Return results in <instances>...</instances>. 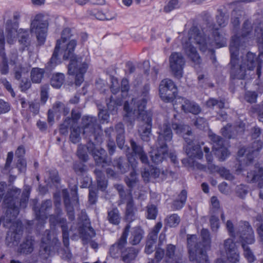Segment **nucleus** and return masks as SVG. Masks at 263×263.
<instances>
[{
	"label": "nucleus",
	"mask_w": 263,
	"mask_h": 263,
	"mask_svg": "<svg viewBox=\"0 0 263 263\" xmlns=\"http://www.w3.org/2000/svg\"><path fill=\"white\" fill-rule=\"evenodd\" d=\"M99 144L90 138L87 143V149L92 154L97 165L101 166L102 167L110 165L111 163V159L108 158L106 151L96 146V145Z\"/></svg>",
	"instance_id": "obj_9"
},
{
	"label": "nucleus",
	"mask_w": 263,
	"mask_h": 263,
	"mask_svg": "<svg viewBox=\"0 0 263 263\" xmlns=\"http://www.w3.org/2000/svg\"><path fill=\"white\" fill-rule=\"evenodd\" d=\"M144 235V232L141 227L134 228L131 232V236L129 239V243L132 245L139 244L143 239Z\"/></svg>",
	"instance_id": "obj_31"
},
{
	"label": "nucleus",
	"mask_w": 263,
	"mask_h": 263,
	"mask_svg": "<svg viewBox=\"0 0 263 263\" xmlns=\"http://www.w3.org/2000/svg\"><path fill=\"white\" fill-rule=\"evenodd\" d=\"M177 95V88L166 90L163 93H160V96L162 100L166 102H172L176 98Z\"/></svg>",
	"instance_id": "obj_46"
},
{
	"label": "nucleus",
	"mask_w": 263,
	"mask_h": 263,
	"mask_svg": "<svg viewBox=\"0 0 263 263\" xmlns=\"http://www.w3.org/2000/svg\"><path fill=\"white\" fill-rule=\"evenodd\" d=\"M83 134L88 137L89 141L92 138L97 143L102 142L101 127L95 117L84 116L82 119Z\"/></svg>",
	"instance_id": "obj_7"
},
{
	"label": "nucleus",
	"mask_w": 263,
	"mask_h": 263,
	"mask_svg": "<svg viewBox=\"0 0 263 263\" xmlns=\"http://www.w3.org/2000/svg\"><path fill=\"white\" fill-rule=\"evenodd\" d=\"M183 149L190 158L201 159L203 157L201 146L196 142L191 145H183Z\"/></svg>",
	"instance_id": "obj_25"
},
{
	"label": "nucleus",
	"mask_w": 263,
	"mask_h": 263,
	"mask_svg": "<svg viewBox=\"0 0 263 263\" xmlns=\"http://www.w3.org/2000/svg\"><path fill=\"white\" fill-rule=\"evenodd\" d=\"M172 127L176 134L182 135L186 143V144H184V145H191L195 143L192 138L190 137V136L192 137V132L189 126L173 122Z\"/></svg>",
	"instance_id": "obj_18"
},
{
	"label": "nucleus",
	"mask_w": 263,
	"mask_h": 263,
	"mask_svg": "<svg viewBox=\"0 0 263 263\" xmlns=\"http://www.w3.org/2000/svg\"><path fill=\"white\" fill-rule=\"evenodd\" d=\"M228 260L231 263H237L239 261V254L238 251L226 254Z\"/></svg>",
	"instance_id": "obj_64"
},
{
	"label": "nucleus",
	"mask_w": 263,
	"mask_h": 263,
	"mask_svg": "<svg viewBox=\"0 0 263 263\" xmlns=\"http://www.w3.org/2000/svg\"><path fill=\"white\" fill-rule=\"evenodd\" d=\"M207 32L208 30H205V28L200 31L196 26H192L189 31L188 41L184 44V49L186 55L195 65H200L202 60L193 44L197 45L201 51L205 52L211 44L209 38L206 37L209 35Z\"/></svg>",
	"instance_id": "obj_2"
},
{
	"label": "nucleus",
	"mask_w": 263,
	"mask_h": 263,
	"mask_svg": "<svg viewBox=\"0 0 263 263\" xmlns=\"http://www.w3.org/2000/svg\"><path fill=\"white\" fill-rule=\"evenodd\" d=\"M112 166L117 169L118 172L124 174L129 171L130 165L129 161L123 157H119L114 159Z\"/></svg>",
	"instance_id": "obj_28"
},
{
	"label": "nucleus",
	"mask_w": 263,
	"mask_h": 263,
	"mask_svg": "<svg viewBox=\"0 0 263 263\" xmlns=\"http://www.w3.org/2000/svg\"><path fill=\"white\" fill-rule=\"evenodd\" d=\"M53 111L58 114V116L63 115L66 116L67 115L70 109L64 103L57 101L53 105L52 107Z\"/></svg>",
	"instance_id": "obj_41"
},
{
	"label": "nucleus",
	"mask_w": 263,
	"mask_h": 263,
	"mask_svg": "<svg viewBox=\"0 0 263 263\" xmlns=\"http://www.w3.org/2000/svg\"><path fill=\"white\" fill-rule=\"evenodd\" d=\"M223 245L226 254L237 250L235 243L231 238H228L225 240Z\"/></svg>",
	"instance_id": "obj_54"
},
{
	"label": "nucleus",
	"mask_w": 263,
	"mask_h": 263,
	"mask_svg": "<svg viewBox=\"0 0 263 263\" xmlns=\"http://www.w3.org/2000/svg\"><path fill=\"white\" fill-rule=\"evenodd\" d=\"M130 229V224H127L124 228L120 238L110 247L109 253L113 258H117L121 254H122V250L127 244V238Z\"/></svg>",
	"instance_id": "obj_16"
},
{
	"label": "nucleus",
	"mask_w": 263,
	"mask_h": 263,
	"mask_svg": "<svg viewBox=\"0 0 263 263\" xmlns=\"http://www.w3.org/2000/svg\"><path fill=\"white\" fill-rule=\"evenodd\" d=\"M232 125L227 124L221 129L222 135L229 139L234 138L236 136V134L234 132H232Z\"/></svg>",
	"instance_id": "obj_60"
},
{
	"label": "nucleus",
	"mask_w": 263,
	"mask_h": 263,
	"mask_svg": "<svg viewBox=\"0 0 263 263\" xmlns=\"http://www.w3.org/2000/svg\"><path fill=\"white\" fill-rule=\"evenodd\" d=\"M124 181L130 191L139 183L138 175L135 170H133L128 175L124 177Z\"/></svg>",
	"instance_id": "obj_33"
},
{
	"label": "nucleus",
	"mask_w": 263,
	"mask_h": 263,
	"mask_svg": "<svg viewBox=\"0 0 263 263\" xmlns=\"http://www.w3.org/2000/svg\"><path fill=\"white\" fill-rule=\"evenodd\" d=\"M77 156L80 159L82 160L84 162H86L88 159V155L86 150L85 145L80 144L78 146L77 149Z\"/></svg>",
	"instance_id": "obj_56"
},
{
	"label": "nucleus",
	"mask_w": 263,
	"mask_h": 263,
	"mask_svg": "<svg viewBox=\"0 0 263 263\" xmlns=\"http://www.w3.org/2000/svg\"><path fill=\"white\" fill-rule=\"evenodd\" d=\"M158 214L157 206L153 204H148L146 206V217L148 219L154 220Z\"/></svg>",
	"instance_id": "obj_50"
},
{
	"label": "nucleus",
	"mask_w": 263,
	"mask_h": 263,
	"mask_svg": "<svg viewBox=\"0 0 263 263\" xmlns=\"http://www.w3.org/2000/svg\"><path fill=\"white\" fill-rule=\"evenodd\" d=\"M207 27L209 32H211L216 44L219 47L225 46L227 44L226 39L220 34L218 29L215 28L213 23L208 22Z\"/></svg>",
	"instance_id": "obj_29"
},
{
	"label": "nucleus",
	"mask_w": 263,
	"mask_h": 263,
	"mask_svg": "<svg viewBox=\"0 0 263 263\" xmlns=\"http://www.w3.org/2000/svg\"><path fill=\"white\" fill-rule=\"evenodd\" d=\"M52 202L51 200L47 199L42 201L40 208L34 206L33 209L37 220H44L47 218V212L52 208Z\"/></svg>",
	"instance_id": "obj_20"
},
{
	"label": "nucleus",
	"mask_w": 263,
	"mask_h": 263,
	"mask_svg": "<svg viewBox=\"0 0 263 263\" xmlns=\"http://www.w3.org/2000/svg\"><path fill=\"white\" fill-rule=\"evenodd\" d=\"M180 254V253L176 252V248L175 246L172 244L167 245L165 252L166 257L170 259H173Z\"/></svg>",
	"instance_id": "obj_53"
},
{
	"label": "nucleus",
	"mask_w": 263,
	"mask_h": 263,
	"mask_svg": "<svg viewBox=\"0 0 263 263\" xmlns=\"http://www.w3.org/2000/svg\"><path fill=\"white\" fill-rule=\"evenodd\" d=\"M139 251L133 247L128 248L122 252V259L125 263H130L137 256Z\"/></svg>",
	"instance_id": "obj_32"
},
{
	"label": "nucleus",
	"mask_w": 263,
	"mask_h": 263,
	"mask_svg": "<svg viewBox=\"0 0 263 263\" xmlns=\"http://www.w3.org/2000/svg\"><path fill=\"white\" fill-rule=\"evenodd\" d=\"M124 110L126 112L124 119L130 124L135 121L136 118L143 122L139 128L138 132L141 139L145 142H148L152 135V118L150 113H143L133 114V109H130L129 104L125 102L124 104Z\"/></svg>",
	"instance_id": "obj_4"
},
{
	"label": "nucleus",
	"mask_w": 263,
	"mask_h": 263,
	"mask_svg": "<svg viewBox=\"0 0 263 263\" xmlns=\"http://www.w3.org/2000/svg\"><path fill=\"white\" fill-rule=\"evenodd\" d=\"M181 109L185 112H191L195 115L199 114L201 111L199 106L197 103L185 98L182 99Z\"/></svg>",
	"instance_id": "obj_30"
},
{
	"label": "nucleus",
	"mask_w": 263,
	"mask_h": 263,
	"mask_svg": "<svg viewBox=\"0 0 263 263\" xmlns=\"http://www.w3.org/2000/svg\"><path fill=\"white\" fill-rule=\"evenodd\" d=\"M74 125L72 123V120L69 118H66L64 121L63 123L60 125L59 131L62 135H66L68 134V128L71 130V126Z\"/></svg>",
	"instance_id": "obj_52"
},
{
	"label": "nucleus",
	"mask_w": 263,
	"mask_h": 263,
	"mask_svg": "<svg viewBox=\"0 0 263 263\" xmlns=\"http://www.w3.org/2000/svg\"><path fill=\"white\" fill-rule=\"evenodd\" d=\"M206 105L208 107L214 108L217 106L219 109L224 107V101L222 99H216L214 98H210L206 102Z\"/></svg>",
	"instance_id": "obj_51"
},
{
	"label": "nucleus",
	"mask_w": 263,
	"mask_h": 263,
	"mask_svg": "<svg viewBox=\"0 0 263 263\" xmlns=\"http://www.w3.org/2000/svg\"><path fill=\"white\" fill-rule=\"evenodd\" d=\"M65 81V76L62 73L53 74L50 80V83L52 87L55 88H60Z\"/></svg>",
	"instance_id": "obj_43"
},
{
	"label": "nucleus",
	"mask_w": 263,
	"mask_h": 263,
	"mask_svg": "<svg viewBox=\"0 0 263 263\" xmlns=\"http://www.w3.org/2000/svg\"><path fill=\"white\" fill-rule=\"evenodd\" d=\"M107 101V106L108 110L112 114L117 113L118 107L122 105V101L121 98H115L113 96H111L109 99V101Z\"/></svg>",
	"instance_id": "obj_40"
},
{
	"label": "nucleus",
	"mask_w": 263,
	"mask_h": 263,
	"mask_svg": "<svg viewBox=\"0 0 263 263\" xmlns=\"http://www.w3.org/2000/svg\"><path fill=\"white\" fill-rule=\"evenodd\" d=\"M5 40L3 36L0 38V71L2 74H6L9 71L8 59L4 52Z\"/></svg>",
	"instance_id": "obj_26"
},
{
	"label": "nucleus",
	"mask_w": 263,
	"mask_h": 263,
	"mask_svg": "<svg viewBox=\"0 0 263 263\" xmlns=\"http://www.w3.org/2000/svg\"><path fill=\"white\" fill-rule=\"evenodd\" d=\"M74 172L78 175H82L87 171L86 165L81 162H75L73 165Z\"/></svg>",
	"instance_id": "obj_59"
},
{
	"label": "nucleus",
	"mask_w": 263,
	"mask_h": 263,
	"mask_svg": "<svg viewBox=\"0 0 263 263\" xmlns=\"http://www.w3.org/2000/svg\"><path fill=\"white\" fill-rule=\"evenodd\" d=\"M48 16L42 14H36L32 21L30 31L35 33L38 41L43 44L45 41L49 25Z\"/></svg>",
	"instance_id": "obj_8"
},
{
	"label": "nucleus",
	"mask_w": 263,
	"mask_h": 263,
	"mask_svg": "<svg viewBox=\"0 0 263 263\" xmlns=\"http://www.w3.org/2000/svg\"><path fill=\"white\" fill-rule=\"evenodd\" d=\"M186 198L187 191L183 190L178 195V198L173 202L172 208L175 210L181 209L185 203Z\"/></svg>",
	"instance_id": "obj_35"
},
{
	"label": "nucleus",
	"mask_w": 263,
	"mask_h": 263,
	"mask_svg": "<svg viewBox=\"0 0 263 263\" xmlns=\"http://www.w3.org/2000/svg\"><path fill=\"white\" fill-rule=\"evenodd\" d=\"M165 223L169 227L175 228L180 222V217L176 214H173L167 216L164 219Z\"/></svg>",
	"instance_id": "obj_47"
},
{
	"label": "nucleus",
	"mask_w": 263,
	"mask_h": 263,
	"mask_svg": "<svg viewBox=\"0 0 263 263\" xmlns=\"http://www.w3.org/2000/svg\"><path fill=\"white\" fill-rule=\"evenodd\" d=\"M168 146L158 145L157 149L150 152V157L153 163L159 164L168 156Z\"/></svg>",
	"instance_id": "obj_21"
},
{
	"label": "nucleus",
	"mask_w": 263,
	"mask_h": 263,
	"mask_svg": "<svg viewBox=\"0 0 263 263\" xmlns=\"http://www.w3.org/2000/svg\"><path fill=\"white\" fill-rule=\"evenodd\" d=\"M53 242H55V245H57L58 247L60 245V242L56 238L53 239L52 241L51 240L50 235L49 233L47 234L46 237H43L42 238V245L40 251L42 254L43 253V251L44 252V254L46 255L45 257H47L49 256Z\"/></svg>",
	"instance_id": "obj_24"
},
{
	"label": "nucleus",
	"mask_w": 263,
	"mask_h": 263,
	"mask_svg": "<svg viewBox=\"0 0 263 263\" xmlns=\"http://www.w3.org/2000/svg\"><path fill=\"white\" fill-rule=\"evenodd\" d=\"M18 23L8 20L6 24V38L8 43L12 44L16 33H18Z\"/></svg>",
	"instance_id": "obj_27"
},
{
	"label": "nucleus",
	"mask_w": 263,
	"mask_h": 263,
	"mask_svg": "<svg viewBox=\"0 0 263 263\" xmlns=\"http://www.w3.org/2000/svg\"><path fill=\"white\" fill-rule=\"evenodd\" d=\"M170 66L174 76L177 79L183 76V69L185 64V59L181 53L173 52L170 57Z\"/></svg>",
	"instance_id": "obj_13"
},
{
	"label": "nucleus",
	"mask_w": 263,
	"mask_h": 263,
	"mask_svg": "<svg viewBox=\"0 0 263 263\" xmlns=\"http://www.w3.org/2000/svg\"><path fill=\"white\" fill-rule=\"evenodd\" d=\"M257 93L255 91H247L245 92L244 98L248 103H254L256 102Z\"/></svg>",
	"instance_id": "obj_61"
},
{
	"label": "nucleus",
	"mask_w": 263,
	"mask_h": 263,
	"mask_svg": "<svg viewBox=\"0 0 263 263\" xmlns=\"http://www.w3.org/2000/svg\"><path fill=\"white\" fill-rule=\"evenodd\" d=\"M240 40L234 37L230 44L229 49L231 54L230 64L231 69V77L233 79H245L247 75V70H253L257 63L256 55L252 52H248L246 57L242 59L240 64H238V45Z\"/></svg>",
	"instance_id": "obj_1"
},
{
	"label": "nucleus",
	"mask_w": 263,
	"mask_h": 263,
	"mask_svg": "<svg viewBox=\"0 0 263 263\" xmlns=\"http://www.w3.org/2000/svg\"><path fill=\"white\" fill-rule=\"evenodd\" d=\"M263 178V168H260L258 173L255 171L248 172L247 176V181L250 183H254Z\"/></svg>",
	"instance_id": "obj_45"
},
{
	"label": "nucleus",
	"mask_w": 263,
	"mask_h": 263,
	"mask_svg": "<svg viewBox=\"0 0 263 263\" xmlns=\"http://www.w3.org/2000/svg\"><path fill=\"white\" fill-rule=\"evenodd\" d=\"M218 13L216 15V22L220 27H224L228 24L229 16L220 9L218 10Z\"/></svg>",
	"instance_id": "obj_49"
},
{
	"label": "nucleus",
	"mask_w": 263,
	"mask_h": 263,
	"mask_svg": "<svg viewBox=\"0 0 263 263\" xmlns=\"http://www.w3.org/2000/svg\"><path fill=\"white\" fill-rule=\"evenodd\" d=\"M238 233L241 241V246L243 250V255L248 262H253L256 257L247 245L253 244L255 242V236L254 231L247 221H241L239 223Z\"/></svg>",
	"instance_id": "obj_5"
},
{
	"label": "nucleus",
	"mask_w": 263,
	"mask_h": 263,
	"mask_svg": "<svg viewBox=\"0 0 263 263\" xmlns=\"http://www.w3.org/2000/svg\"><path fill=\"white\" fill-rule=\"evenodd\" d=\"M189 247L188 252L189 259L191 261H195L196 263H210L206 252L209 249H200L196 248L194 241L189 240Z\"/></svg>",
	"instance_id": "obj_14"
},
{
	"label": "nucleus",
	"mask_w": 263,
	"mask_h": 263,
	"mask_svg": "<svg viewBox=\"0 0 263 263\" xmlns=\"http://www.w3.org/2000/svg\"><path fill=\"white\" fill-rule=\"evenodd\" d=\"M107 219L112 224L117 226L120 223L121 216L117 208H114L107 212Z\"/></svg>",
	"instance_id": "obj_38"
},
{
	"label": "nucleus",
	"mask_w": 263,
	"mask_h": 263,
	"mask_svg": "<svg viewBox=\"0 0 263 263\" xmlns=\"http://www.w3.org/2000/svg\"><path fill=\"white\" fill-rule=\"evenodd\" d=\"M81 129L77 125H72L70 134L69 136L70 141L73 144L78 143L81 139Z\"/></svg>",
	"instance_id": "obj_42"
},
{
	"label": "nucleus",
	"mask_w": 263,
	"mask_h": 263,
	"mask_svg": "<svg viewBox=\"0 0 263 263\" xmlns=\"http://www.w3.org/2000/svg\"><path fill=\"white\" fill-rule=\"evenodd\" d=\"M21 192V189L12 186L9 189L4 198V208L8 209L7 212L12 210L14 214L18 213V198Z\"/></svg>",
	"instance_id": "obj_11"
},
{
	"label": "nucleus",
	"mask_w": 263,
	"mask_h": 263,
	"mask_svg": "<svg viewBox=\"0 0 263 263\" xmlns=\"http://www.w3.org/2000/svg\"><path fill=\"white\" fill-rule=\"evenodd\" d=\"M59 223L61 224V227L62 231L63 242L65 247L67 248V253H66V258L70 259L71 258L72 254L69 250V231L68 227L67 224L66 219L65 218H60L59 217Z\"/></svg>",
	"instance_id": "obj_22"
},
{
	"label": "nucleus",
	"mask_w": 263,
	"mask_h": 263,
	"mask_svg": "<svg viewBox=\"0 0 263 263\" xmlns=\"http://www.w3.org/2000/svg\"><path fill=\"white\" fill-rule=\"evenodd\" d=\"M150 86L148 84H145L141 89L140 95L137 97L132 99L135 109L133 110V114L143 113H148L145 110L147 102L149 100L150 97L149 91Z\"/></svg>",
	"instance_id": "obj_10"
},
{
	"label": "nucleus",
	"mask_w": 263,
	"mask_h": 263,
	"mask_svg": "<svg viewBox=\"0 0 263 263\" xmlns=\"http://www.w3.org/2000/svg\"><path fill=\"white\" fill-rule=\"evenodd\" d=\"M45 71L44 69L38 67L33 68L30 72V78L33 83L39 84L44 77Z\"/></svg>",
	"instance_id": "obj_39"
},
{
	"label": "nucleus",
	"mask_w": 263,
	"mask_h": 263,
	"mask_svg": "<svg viewBox=\"0 0 263 263\" xmlns=\"http://www.w3.org/2000/svg\"><path fill=\"white\" fill-rule=\"evenodd\" d=\"M157 134L158 145L168 146L167 143L171 142L173 138L172 130L168 121H166L162 124L159 125Z\"/></svg>",
	"instance_id": "obj_17"
},
{
	"label": "nucleus",
	"mask_w": 263,
	"mask_h": 263,
	"mask_svg": "<svg viewBox=\"0 0 263 263\" xmlns=\"http://www.w3.org/2000/svg\"><path fill=\"white\" fill-rule=\"evenodd\" d=\"M9 60L10 64L15 65L20 63L22 58H20L17 51L16 50H12L9 54Z\"/></svg>",
	"instance_id": "obj_57"
},
{
	"label": "nucleus",
	"mask_w": 263,
	"mask_h": 263,
	"mask_svg": "<svg viewBox=\"0 0 263 263\" xmlns=\"http://www.w3.org/2000/svg\"><path fill=\"white\" fill-rule=\"evenodd\" d=\"M30 69V66L27 64H22L21 63L15 65L13 71L15 78L19 80L22 76L27 74Z\"/></svg>",
	"instance_id": "obj_36"
},
{
	"label": "nucleus",
	"mask_w": 263,
	"mask_h": 263,
	"mask_svg": "<svg viewBox=\"0 0 263 263\" xmlns=\"http://www.w3.org/2000/svg\"><path fill=\"white\" fill-rule=\"evenodd\" d=\"M174 88H177L172 80L167 79H164L160 84L159 93H163L164 92H166V90Z\"/></svg>",
	"instance_id": "obj_44"
},
{
	"label": "nucleus",
	"mask_w": 263,
	"mask_h": 263,
	"mask_svg": "<svg viewBox=\"0 0 263 263\" xmlns=\"http://www.w3.org/2000/svg\"><path fill=\"white\" fill-rule=\"evenodd\" d=\"M68 67L69 74L76 75L75 85L80 86L84 81V74L88 68L89 59L84 57H75L70 58Z\"/></svg>",
	"instance_id": "obj_6"
},
{
	"label": "nucleus",
	"mask_w": 263,
	"mask_h": 263,
	"mask_svg": "<svg viewBox=\"0 0 263 263\" xmlns=\"http://www.w3.org/2000/svg\"><path fill=\"white\" fill-rule=\"evenodd\" d=\"M210 139L213 143V147L216 151L224 147V139L219 136L215 134H211L209 135Z\"/></svg>",
	"instance_id": "obj_48"
},
{
	"label": "nucleus",
	"mask_w": 263,
	"mask_h": 263,
	"mask_svg": "<svg viewBox=\"0 0 263 263\" xmlns=\"http://www.w3.org/2000/svg\"><path fill=\"white\" fill-rule=\"evenodd\" d=\"M137 209L135 206L134 201L132 202H127L126 203L125 218L129 223L132 222L136 219V213Z\"/></svg>",
	"instance_id": "obj_34"
},
{
	"label": "nucleus",
	"mask_w": 263,
	"mask_h": 263,
	"mask_svg": "<svg viewBox=\"0 0 263 263\" xmlns=\"http://www.w3.org/2000/svg\"><path fill=\"white\" fill-rule=\"evenodd\" d=\"M17 35L18 37V42L20 44L23 46V50L25 47L30 45V40L29 37V32L27 29H20L18 30Z\"/></svg>",
	"instance_id": "obj_37"
},
{
	"label": "nucleus",
	"mask_w": 263,
	"mask_h": 263,
	"mask_svg": "<svg viewBox=\"0 0 263 263\" xmlns=\"http://www.w3.org/2000/svg\"><path fill=\"white\" fill-rule=\"evenodd\" d=\"M73 36L74 34L69 28H66L62 31L61 38L57 40L52 55L45 66V69L47 71L52 70L60 63V59L58 58L60 49L63 50V59L64 60L78 57L73 53L77 44V40L73 38Z\"/></svg>",
	"instance_id": "obj_3"
},
{
	"label": "nucleus",
	"mask_w": 263,
	"mask_h": 263,
	"mask_svg": "<svg viewBox=\"0 0 263 263\" xmlns=\"http://www.w3.org/2000/svg\"><path fill=\"white\" fill-rule=\"evenodd\" d=\"M255 35L259 43L263 44V23H260L255 29Z\"/></svg>",
	"instance_id": "obj_62"
},
{
	"label": "nucleus",
	"mask_w": 263,
	"mask_h": 263,
	"mask_svg": "<svg viewBox=\"0 0 263 263\" xmlns=\"http://www.w3.org/2000/svg\"><path fill=\"white\" fill-rule=\"evenodd\" d=\"M209 220L212 231L217 232L220 226L218 217L215 215H212L210 217Z\"/></svg>",
	"instance_id": "obj_63"
},
{
	"label": "nucleus",
	"mask_w": 263,
	"mask_h": 263,
	"mask_svg": "<svg viewBox=\"0 0 263 263\" xmlns=\"http://www.w3.org/2000/svg\"><path fill=\"white\" fill-rule=\"evenodd\" d=\"M230 152L227 148L222 147L221 148L215 151V155L218 157L220 161H224L230 155Z\"/></svg>",
	"instance_id": "obj_58"
},
{
	"label": "nucleus",
	"mask_w": 263,
	"mask_h": 263,
	"mask_svg": "<svg viewBox=\"0 0 263 263\" xmlns=\"http://www.w3.org/2000/svg\"><path fill=\"white\" fill-rule=\"evenodd\" d=\"M35 241L34 238L28 235L23 239L18 248V252L23 254H30L34 250Z\"/></svg>",
	"instance_id": "obj_19"
},
{
	"label": "nucleus",
	"mask_w": 263,
	"mask_h": 263,
	"mask_svg": "<svg viewBox=\"0 0 263 263\" xmlns=\"http://www.w3.org/2000/svg\"><path fill=\"white\" fill-rule=\"evenodd\" d=\"M200 236L202 241H199L197 236L196 235H188L187 238V247H189V240L194 241L196 248H199L203 249H209L211 248V238L209 231L207 229L203 228L201 230Z\"/></svg>",
	"instance_id": "obj_15"
},
{
	"label": "nucleus",
	"mask_w": 263,
	"mask_h": 263,
	"mask_svg": "<svg viewBox=\"0 0 263 263\" xmlns=\"http://www.w3.org/2000/svg\"><path fill=\"white\" fill-rule=\"evenodd\" d=\"M85 222L79 227V232L83 244L86 245L90 243V246L93 249H97L98 247V243L91 239L96 236V232L90 226V222L89 219L86 218L87 216H85Z\"/></svg>",
	"instance_id": "obj_12"
},
{
	"label": "nucleus",
	"mask_w": 263,
	"mask_h": 263,
	"mask_svg": "<svg viewBox=\"0 0 263 263\" xmlns=\"http://www.w3.org/2000/svg\"><path fill=\"white\" fill-rule=\"evenodd\" d=\"M29 195L30 189L27 187L25 188L23 192L20 201L18 202L20 206L22 208L24 209L26 207L28 203Z\"/></svg>",
	"instance_id": "obj_55"
},
{
	"label": "nucleus",
	"mask_w": 263,
	"mask_h": 263,
	"mask_svg": "<svg viewBox=\"0 0 263 263\" xmlns=\"http://www.w3.org/2000/svg\"><path fill=\"white\" fill-rule=\"evenodd\" d=\"M252 31V26L251 22L248 20H246L243 24L241 36H238L237 35H234L232 37L230 44L232 42L234 37L238 38L240 40L238 45V51L240 48H243L246 46L245 38L250 34Z\"/></svg>",
	"instance_id": "obj_23"
}]
</instances>
